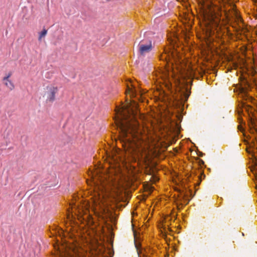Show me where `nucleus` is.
<instances>
[{"label":"nucleus","mask_w":257,"mask_h":257,"mask_svg":"<svg viewBox=\"0 0 257 257\" xmlns=\"http://www.w3.org/2000/svg\"><path fill=\"white\" fill-rule=\"evenodd\" d=\"M137 108L134 100L126 99V103L116 106L114 122L118 132L119 142L124 153L115 152L110 158V163L119 168L131 162H146L149 160V149L154 139L143 130L133 110Z\"/></svg>","instance_id":"1"},{"label":"nucleus","mask_w":257,"mask_h":257,"mask_svg":"<svg viewBox=\"0 0 257 257\" xmlns=\"http://www.w3.org/2000/svg\"><path fill=\"white\" fill-rule=\"evenodd\" d=\"M93 194L90 200H84L74 196L67 210V219L70 224H78L77 221L89 226L95 224L92 214L98 218L104 220L107 216L108 197L111 191L115 192L119 187V178L110 174H103L96 168H90L88 173Z\"/></svg>","instance_id":"2"},{"label":"nucleus","mask_w":257,"mask_h":257,"mask_svg":"<svg viewBox=\"0 0 257 257\" xmlns=\"http://www.w3.org/2000/svg\"><path fill=\"white\" fill-rule=\"evenodd\" d=\"M179 57L177 51L165 49L160 57L161 60L166 61L169 68L160 69L158 74L156 72L157 79H161L159 83L164 84L169 90L173 86L179 87L184 84L186 79L191 78L194 75L193 69L185 65Z\"/></svg>","instance_id":"3"},{"label":"nucleus","mask_w":257,"mask_h":257,"mask_svg":"<svg viewBox=\"0 0 257 257\" xmlns=\"http://www.w3.org/2000/svg\"><path fill=\"white\" fill-rule=\"evenodd\" d=\"M228 0H197V12L202 20L201 27L205 37L214 35L219 37V33L229 20L226 16L222 18V7Z\"/></svg>","instance_id":"4"},{"label":"nucleus","mask_w":257,"mask_h":257,"mask_svg":"<svg viewBox=\"0 0 257 257\" xmlns=\"http://www.w3.org/2000/svg\"><path fill=\"white\" fill-rule=\"evenodd\" d=\"M126 95L129 94L131 98L137 97L138 100H141L143 94L146 93V91L141 88H136L135 83L131 80L126 81Z\"/></svg>","instance_id":"5"},{"label":"nucleus","mask_w":257,"mask_h":257,"mask_svg":"<svg viewBox=\"0 0 257 257\" xmlns=\"http://www.w3.org/2000/svg\"><path fill=\"white\" fill-rule=\"evenodd\" d=\"M58 91V88L54 84H50L46 86L43 97L47 103L52 102L55 99L56 94Z\"/></svg>","instance_id":"6"},{"label":"nucleus","mask_w":257,"mask_h":257,"mask_svg":"<svg viewBox=\"0 0 257 257\" xmlns=\"http://www.w3.org/2000/svg\"><path fill=\"white\" fill-rule=\"evenodd\" d=\"M246 152L248 154L249 159L252 161V165L254 170L257 171V145L254 144H250L246 148Z\"/></svg>","instance_id":"7"},{"label":"nucleus","mask_w":257,"mask_h":257,"mask_svg":"<svg viewBox=\"0 0 257 257\" xmlns=\"http://www.w3.org/2000/svg\"><path fill=\"white\" fill-rule=\"evenodd\" d=\"M153 47L151 41L143 40L139 45V52L141 55H145L152 50Z\"/></svg>","instance_id":"8"},{"label":"nucleus","mask_w":257,"mask_h":257,"mask_svg":"<svg viewBox=\"0 0 257 257\" xmlns=\"http://www.w3.org/2000/svg\"><path fill=\"white\" fill-rule=\"evenodd\" d=\"M59 253L60 254V257H80L79 254L75 249L73 250L72 252L66 251L64 253L59 250Z\"/></svg>","instance_id":"9"},{"label":"nucleus","mask_w":257,"mask_h":257,"mask_svg":"<svg viewBox=\"0 0 257 257\" xmlns=\"http://www.w3.org/2000/svg\"><path fill=\"white\" fill-rule=\"evenodd\" d=\"M135 246L137 249L139 257H141V255H142L143 256L146 255L145 253V252H146V250L143 249L141 247V245L140 243H135Z\"/></svg>","instance_id":"10"},{"label":"nucleus","mask_w":257,"mask_h":257,"mask_svg":"<svg viewBox=\"0 0 257 257\" xmlns=\"http://www.w3.org/2000/svg\"><path fill=\"white\" fill-rule=\"evenodd\" d=\"M4 83L10 90H12L15 88V85L13 82L10 79L3 80Z\"/></svg>","instance_id":"11"},{"label":"nucleus","mask_w":257,"mask_h":257,"mask_svg":"<svg viewBox=\"0 0 257 257\" xmlns=\"http://www.w3.org/2000/svg\"><path fill=\"white\" fill-rule=\"evenodd\" d=\"M47 34V30L45 29H43V30L39 33L38 40L41 41L42 39L46 36Z\"/></svg>","instance_id":"12"},{"label":"nucleus","mask_w":257,"mask_h":257,"mask_svg":"<svg viewBox=\"0 0 257 257\" xmlns=\"http://www.w3.org/2000/svg\"><path fill=\"white\" fill-rule=\"evenodd\" d=\"M184 96L185 100H187L190 95V92L188 90L187 88H185L183 90Z\"/></svg>","instance_id":"13"},{"label":"nucleus","mask_w":257,"mask_h":257,"mask_svg":"<svg viewBox=\"0 0 257 257\" xmlns=\"http://www.w3.org/2000/svg\"><path fill=\"white\" fill-rule=\"evenodd\" d=\"M12 73L9 72L7 74V75L3 78V80H7L9 79V78L11 76Z\"/></svg>","instance_id":"14"},{"label":"nucleus","mask_w":257,"mask_h":257,"mask_svg":"<svg viewBox=\"0 0 257 257\" xmlns=\"http://www.w3.org/2000/svg\"><path fill=\"white\" fill-rule=\"evenodd\" d=\"M174 124L175 125V130H176L175 131L178 132L179 131V126H178V124H177L176 123H175Z\"/></svg>","instance_id":"15"},{"label":"nucleus","mask_w":257,"mask_h":257,"mask_svg":"<svg viewBox=\"0 0 257 257\" xmlns=\"http://www.w3.org/2000/svg\"><path fill=\"white\" fill-rule=\"evenodd\" d=\"M237 21L238 22H241V19L239 17H237Z\"/></svg>","instance_id":"16"},{"label":"nucleus","mask_w":257,"mask_h":257,"mask_svg":"<svg viewBox=\"0 0 257 257\" xmlns=\"http://www.w3.org/2000/svg\"><path fill=\"white\" fill-rule=\"evenodd\" d=\"M255 173L256 174V172ZM255 175H256V177L257 178V174H255Z\"/></svg>","instance_id":"17"}]
</instances>
